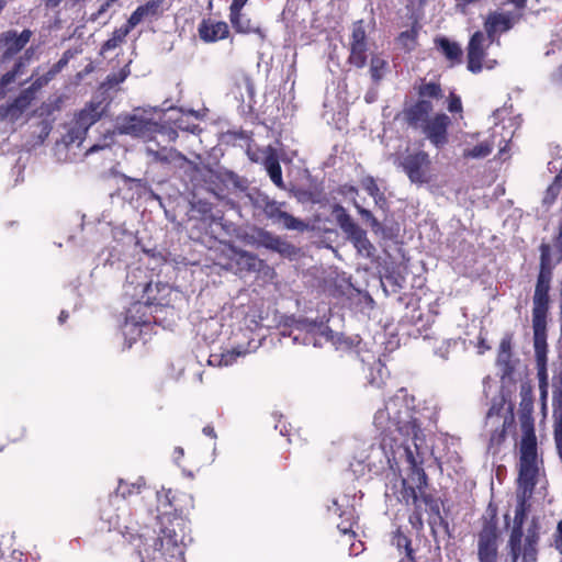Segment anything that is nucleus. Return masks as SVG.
Returning a JSON list of instances; mask_svg holds the SVG:
<instances>
[{
  "label": "nucleus",
  "mask_w": 562,
  "mask_h": 562,
  "mask_svg": "<svg viewBox=\"0 0 562 562\" xmlns=\"http://www.w3.org/2000/svg\"><path fill=\"white\" fill-rule=\"evenodd\" d=\"M492 44L482 31H475L471 35L467 46V68L469 71L480 74L484 68L491 70L497 65L496 59L487 58V49Z\"/></svg>",
  "instance_id": "9"
},
{
  "label": "nucleus",
  "mask_w": 562,
  "mask_h": 562,
  "mask_svg": "<svg viewBox=\"0 0 562 562\" xmlns=\"http://www.w3.org/2000/svg\"><path fill=\"white\" fill-rule=\"evenodd\" d=\"M61 70L56 68L55 64L49 68V70L46 72V75L49 77L50 80H53L57 74H59Z\"/></svg>",
  "instance_id": "60"
},
{
  "label": "nucleus",
  "mask_w": 562,
  "mask_h": 562,
  "mask_svg": "<svg viewBox=\"0 0 562 562\" xmlns=\"http://www.w3.org/2000/svg\"><path fill=\"white\" fill-rule=\"evenodd\" d=\"M101 117L102 111H100V103L90 102L76 114L75 120L86 130H89L90 126L97 123Z\"/></svg>",
  "instance_id": "25"
},
{
  "label": "nucleus",
  "mask_w": 562,
  "mask_h": 562,
  "mask_svg": "<svg viewBox=\"0 0 562 562\" xmlns=\"http://www.w3.org/2000/svg\"><path fill=\"white\" fill-rule=\"evenodd\" d=\"M87 133H88V130H86L83 126H81V124L79 122H77V120L74 119L67 130V134L65 135V140L68 144H72L76 142L81 143L85 139Z\"/></svg>",
  "instance_id": "37"
},
{
  "label": "nucleus",
  "mask_w": 562,
  "mask_h": 562,
  "mask_svg": "<svg viewBox=\"0 0 562 562\" xmlns=\"http://www.w3.org/2000/svg\"><path fill=\"white\" fill-rule=\"evenodd\" d=\"M524 491L521 496H518L514 525L507 541L509 562H538L539 554V540L540 536L537 531V525L533 529L529 528L528 533L524 537V524L527 518L530 505L527 502V496Z\"/></svg>",
  "instance_id": "4"
},
{
  "label": "nucleus",
  "mask_w": 562,
  "mask_h": 562,
  "mask_svg": "<svg viewBox=\"0 0 562 562\" xmlns=\"http://www.w3.org/2000/svg\"><path fill=\"white\" fill-rule=\"evenodd\" d=\"M408 522L416 531H420L424 528L423 513L419 506H415L414 512L408 517Z\"/></svg>",
  "instance_id": "44"
},
{
  "label": "nucleus",
  "mask_w": 562,
  "mask_h": 562,
  "mask_svg": "<svg viewBox=\"0 0 562 562\" xmlns=\"http://www.w3.org/2000/svg\"><path fill=\"white\" fill-rule=\"evenodd\" d=\"M142 485L138 483H127L123 480L119 481L116 494L123 498H127L134 494H139Z\"/></svg>",
  "instance_id": "39"
},
{
  "label": "nucleus",
  "mask_w": 562,
  "mask_h": 562,
  "mask_svg": "<svg viewBox=\"0 0 562 562\" xmlns=\"http://www.w3.org/2000/svg\"><path fill=\"white\" fill-rule=\"evenodd\" d=\"M368 50L369 46L364 21L357 20L351 25L347 63L356 68H363L367 65Z\"/></svg>",
  "instance_id": "14"
},
{
  "label": "nucleus",
  "mask_w": 562,
  "mask_h": 562,
  "mask_svg": "<svg viewBox=\"0 0 562 562\" xmlns=\"http://www.w3.org/2000/svg\"><path fill=\"white\" fill-rule=\"evenodd\" d=\"M396 431H381L382 438L380 447L383 450L387 463L392 470H400L402 462L408 465V476L412 482H416L417 487L423 491L427 485V474L423 469L424 457L419 452L417 440L413 441L414 449L408 445V438L403 437L400 440L394 436Z\"/></svg>",
  "instance_id": "3"
},
{
  "label": "nucleus",
  "mask_w": 562,
  "mask_h": 562,
  "mask_svg": "<svg viewBox=\"0 0 562 562\" xmlns=\"http://www.w3.org/2000/svg\"><path fill=\"white\" fill-rule=\"evenodd\" d=\"M435 47L451 63V65L460 64L462 59V48L453 41L446 36H437L434 40Z\"/></svg>",
  "instance_id": "22"
},
{
  "label": "nucleus",
  "mask_w": 562,
  "mask_h": 562,
  "mask_svg": "<svg viewBox=\"0 0 562 562\" xmlns=\"http://www.w3.org/2000/svg\"><path fill=\"white\" fill-rule=\"evenodd\" d=\"M340 229L348 236L353 246L368 256L374 250L373 245L367 237V233L362 229L347 213L346 209L340 204H335L331 211Z\"/></svg>",
  "instance_id": "10"
},
{
  "label": "nucleus",
  "mask_w": 562,
  "mask_h": 562,
  "mask_svg": "<svg viewBox=\"0 0 562 562\" xmlns=\"http://www.w3.org/2000/svg\"><path fill=\"white\" fill-rule=\"evenodd\" d=\"M392 543L398 549L404 550L406 559L412 560L414 555V549L412 548V540L406 536L401 528H397L392 538Z\"/></svg>",
  "instance_id": "34"
},
{
  "label": "nucleus",
  "mask_w": 562,
  "mask_h": 562,
  "mask_svg": "<svg viewBox=\"0 0 562 562\" xmlns=\"http://www.w3.org/2000/svg\"><path fill=\"white\" fill-rule=\"evenodd\" d=\"M148 151L150 153V155L154 157V159L156 161H159V162H164V164H169L173 160H186V157L184 155H182L180 151H178L177 149H161V150H153V149H148Z\"/></svg>",
  "instance_id": "36"
},
{
  "label": "nucleus",
  "mask_w": 562,
  "mask_h": 562,
  "mask_svg": "<svg viewBox=\"0 0 562 562\" xmlns=\"http://www.w3.org/2000/svg\"><path fill=\"white\" fill-rule=\"evenodd\" d=\"M398 167L412 183L424 184L430 180L431 159L425 150L407 153L400 159Z\"/></svg>",
  "instance_id": "11"
},
{
  "label": "nucleus",
  "mask_w": 562,
  "mask_h": 562,
  "mask_svg": "<svg viewBox=\"0 0 562 562\" xmlns=\"http://www.w3.org/2000/svg\"><path fill=\"white\" fill-rule=\"evenodd\" d=\"M198 33L203 42L214 43L227 38L229 35V27L224 21L203 19L198 26Z\"/></svg>",
  "instance_id": "20"
},
{
  "label": "nucleus",
  "mask_w": 562,
  "mask_h": 562,
  "mask_svg": "<svg viewBox=\"0 0 562 562\" xmlns=\"http://www.w3.org/2000/svg\"><path fill=\"white\" fill-rule=\"evenodd\" d=\"M77 52L72 49H67L63 53L61 59L65 60L67 64L69 60L76 55Z\"/></svg>",
  "instance_id": "57"
},
{
  "label": "nucleus",
  "mask_w": 562,
  "mask_h": 562,
  "mask_svg": "<svg viewBox=\"0 0 562 562\" xmlns=\"http://www.w3.org/2000/svg\"><path fill=\"white\" fill-rule=\"evenodd\" d=\"M387 69V61L380 55H373L370 59V75L374 83H379Z\"/></svg>",
  "instance_id": "33"
},
{
  "label": "nucleus",
  "mask_w": 562,
  "mask_h": 562,
  "mask_svg": "<svg viewBox=\"0 0 562 562\" xmlns=\"http://www.w3.org/2000/svg\"><path fill=\"white\" fill-rule=\"evenodd\" d=\"M559 360H560V368L558 372V382L559 386L558 390L554 391L553 395V406H562V342H560V350H559Z\"/></svg>",
  "instance_id": "43"
},
{
  "label": "nucleus",
  "mask_w": 562,
  "mask_h": 562,
  "mask_svg": "<svg viewBox=\"0 0 562 562\" xmlns=\"http://www.w3.org/2000/svg\"><path fill=\"white\" fill-rule=\"evenodd\" d=\"M422 25L415 20L409 30L403 31L396 37L397 44L405 50L412 52L417 46V38Z\"/></svg>",
  "instance_id": "29"
},
{
  "label": "nucleus",
  "mask_w": 562,
  "mask_h": 562,
  "mask_svg": "<svg viewBox=\"0 0 562 562\" xmlns=\"http://www.w3.org/2000/svg\"><path fill=\"white\" fill-rule=\"evenodd\" d=\"M356 209H357L358 213L360 214V216L363 220H366L367 222L370 221L374 216L371 211L362 207L361 205H359L357 203H356Z\"/></svg>",
  "instance_id": "51"
},
{
  "label": "nucleus",
  "mask_w": 562,
  "mask_h": 562,
  "mask_svg": "<svg viewBox=\"0 0 562 562\" xmlns=\"http://www.w3.org/2000/svg\"><path fill=\"white\" fill-rule=\"evenodd\" d=\"M134 27L135 25H132L130 23V20H127V22L124 25H122L119 29H115L111 37L101 45L100 54L103 55L104 53L115 49L117 46L124 43L126 36Z\"/></svg>",
  "instance_id": "27"
},
{
  "label": "nucleus",
  "mask_w": 562,
  "mask_h": 562,
  "mask_svg": "<svg viewBox=\"0 0 562 562\" xmlns=\"http://www.w3.org/2000/svg\"><path fill=\"white\" fill-rule=\"evenodd\" d=\"M528 0H507V2L513 3L517 9H525Z\"/></svg>",
  "instance_id": "58"
},
{
  "label": "nucleus",
  "mask_w": 562,
  "mask_h": 562,
  "mask_svg": "<svg viewBox=\"0 0 562 562\" xmlns=\"http://www.w3.org/2000/svg\"><path fill=\"white\" fill-rule=\"evenodd\" d=\"M179 127L181 130L188 131V132H190L192 134H199L202 131L201 127L199 125H196V124H193L191 126L190 125H187V126H181L180 125Z\"/></svg>",
  "instance_id": "56"
},
{
  "label": "nucleus",
  "mask_w": 562,
  "mask_h": 562,
  "mask_svg": "<svg viewBox=\"0 0 562 562\" xmlns=\"http://www.w3.org/2000/svg\"><path fill=\"white\" fill-rule=\"evenodd\" d=\"M539 271L532 295L531 322L540 398L543 407H546L549 389L547 331L551 307L550 290L554 263L551 256V246L549 244L542 243L539 246Z\"/></svg>",
  "instance_id": "1"
},
{
  "label": "nucleus",
  "mask_w": 562,
  "mask_h": 562,
  "mask_svg": "<svg viewBox=\"0 0 562 562\" xmlns=\"http://www.w3.org/2000/svg\"><path fill=\"white\" fill-rule=\"evenodd\" d=\"M520 14L492 11L484 20V31L490 43L498 42V35L506 33L520 20Z\"/></svg>",
  "instance_id": "17"
},
{
  "label": "nucleus",
  "mask_w": 562,
  "mask_h": 562,
  "mask_svg": "<svg viewBox=\"0 0 562 562\" xmlns=\"http://www.w3.org/2000/svg\"><path fill=\"white\" fill-rule=\"evenodd\" d=\"M25 67L24 58L21 57L13 66L12 68V75L11 78H15L16 76L21 75L23 72V69Z\"/></svg>",
  "instance_id": "50"
},
{
  "label": "nucleus",
  "mask_w": 562,
  "mask_h": 562,
  "mask_svg": "<svg viewBox=\"0 0 562 562\" xmlns=\"http://www.w3.org/2000/svg\"><path fill=\"white\" fill-rule=\"evenodd\" d=\"M32 37L31 30H23L20 34L16 31L4 33L3 42L5 46V56H13L22 50Z\"/></svg>",
  "instance_id": "21"
},
{
  "label": "nucleus",
  "mask_w": 562,
  "mask_h": 562,
  "mask_svg": "<svg viewBox=\"0 0 562 562\" xmlns=\"http://www.w3.org/2000/svg\"><path fill=\"white\" fill-rule=\"evenodd\" d=\"M203 432L209 436V437H212V438H215L216 437V434H215V430L212 426L207 425L203 428Z\"/></svg>",
  "instance_id": "62"
},
{
  "label": "nucleus",
  "mask_w": 562,
  "mask_h": 562,
  "mask_svg": "<svg viewBox=\"0 0 562 562\" xmlns=\"http://www.w3.org/2000/svg\"><path fill=\"white\" fill-rule=\"evenodd\" d=\"M520 413H532L533 411V396H532V390L530 386L521 387L520 392Z\"/></svg>",
  "instance_id": "42"
},
{
  "label": "nucleus",
  "mask_w": 562,
  "mask_h": 562,
  "mask_svg": "<svg viewBox=\"0 0 562 562\" xmlns=\"http://www.w3.org/2000/svg\"><path fill=\"white\" fill-rule=\"evenodd\" d=\"M413 404L407 408L406 413L400 415V417L392 425V430L396 431L402 437L411 438L412 441L418 440L422 435V423L416 416Z\"/></svg>",
  "instance_id": "19"
},
{
  "label": "nucleus",
  "mask_w": 562,
  "mask_h": 562,
  "mask_svg": "<svg viewBox=\"0 0 562 562\" xmlns=\"http://www.w3.org/2000/svg\"><path fill=\"white\" fill-rule=\"evenodd\" d=\"M256 243L258 247L279 254L281 257L293 260L300 256L301 249L267 229L260 228L257 232Z\"/></svg>",
  "instance_id": "16"
},
{
  "label": "nucleus",
  "mask_w": 562,
  "mask_h": 562,
  "mask_svg": "<svg viewBox=\"0 0 562 562\" xmlns=\"http://www.w3.org/2000/svg\"><path fill=\"white\" fill-rule=\"evenodd\" d=\"M362 189L374 199L378 205L385 204L386 199L372 176H366L360 181Z\"/></svg>",
  "instance_id": "31"
},
{
  "label": "nucleus",
  "mask_w": 562,
  "mask_h": 562,
  "mask_svg": "<svg viewBox=\"0 0 562 562\" xmlns=\"http://www.w3.org/2000/svg\"><path fill=\"white\" fill-rule=\"evenodd\" d=\"M11 75H12V71H8L7 74H4L1 78V82L7 86L8 83H10L11 81L14 80V78H11Z\"/></svg>",
  "instance_id": "63"
},
{
  "label": "nucleus",
  "mask_w": 562,
  "mask_h": 562,
  "mask_svg": "<svg viewBox=\"0 0 562 562\" xmlns=\"http://www.w3.org/2000/svg\"><path fill=\"white\" fill-rule=\"evenodd\" d=\"M7 117L18 119L16 113L12 111L9 104L0 106V120H4Z\"/></svg>",
  "instance_id": "49"
},
{
  "label": "nucleus",
  "mask_w": 562,
  "mask_h": 562,
  "mask_svg": "<svg viewBox=\"0 0 562 562\" xmlns=\"http://www.w3.org/2000/svg\"><path fill=\"white\" fill-rule=\"evenodd\" d=\"M191 221L194 222L201 235L215 240H222L227 234V227L224 223V213L213 203L206 200H198L191 207Z\"/></svg>",
  "instance_id": "6"
},
{
  "label": "nucleus",
  "mask_w": 562,
  "mask_h": 562,
  "mask_svg": "<svg viewBox=\"0 0 562 562\" xmlns=\"http://www.w3.org/2000/svg\"><path fill=\"white\" fill-rule=\"evenodd\" d=\"M519 422L522 437L536 436L532 413H519Z\"/></svg>",
  "instance_id": "41"
},
{
  "label": "nucleus",
  "mask_w": 562,
  "mask_h": 562,
  "mask_svg": "<svg viewBox=\"0 0 562 562\" xmlns=\"http://www.w3.org/2000/svg\"><path fill=\"white\" fill-rule=\"evenodd\" d=\"M537 437H522L520 442L518 483L525 492H529V495H531L537 484Z\"/></svg>",
  "instance_id": "7"
},
{
  "label": "nucleus",
  "mask_w": 562,
  "mask_h": 562,
  "mask_svg": "<svg viewBox=\"0 0 562 562\" xmlns=\"http://www.w3.org/2000/svg\"><path fill=\"white\" fill-rule=\"evenodd\" d=\"M49 81V77L44 74L43 76L36 78L27 89L35 95L36 92L46 86Z\"/></svg>",
  "instance_id": "45"
},
{
  "label": "nucleus",
  "mask_w": 562,
  "mask_h": 562,
  "mask_svg": "<svg viewBox=\"0 0 562 562\" xmlns=\"http://www.w3.org/2000/svg\"><path fill=\"white\" fill-rule=\"evenodd\" d=\"M480 521L481 528L476 533L477 562H499L501 531L497 526V506L494 503H488Z\"/></svg>",
  "instance_id": "5"
},
{
  "label": "nucleus",
  "mask_w": 562,
  "mask_h": 562,
  "mask_svg": "<svg viewBox=\"0 0 562 562\" xmlns=\"http://www.w3.org/2000/svg\"><path fill=\"white\" fill-rule=\"evenodd\" d=\"M512 358V337L507 336L502 339L499 344V352L497 360L499 363H504L506 366H509Z\"/></svg>",
  "instance_id": "40"
},
{
  "label": "nucleus",
  "mask_w": 562,
  "mask_h": 562,
  "mask_svg": "<svg viewBox=\"0 0 562 562\" xmlns=\"http://www.w3.org/2000/svg\"><path fill=\"white\" fill-rule=\"evenodd\" d=\"M493 150V144L490 142H482L472 148L463 150V158L465 159H480L487 157Z\"/></svg>",
  "instance_id": "35"
},
{
  "label": "nucleus",
  "mask_w": 562,
  "mask_h": 562,
  "mask_svg": "<svg viewBox=\"0 0 562 562\" xmlns=\"http://www.w3.org/2000/svg\"><path fill=\"white\" fill-rule=\"evenodd\" d=\"M128 76V71L125 69H121L117 74L112 75V77L109 78V82L119 85L123 82L126 77Z\"/></svg>",
  "instance_id": "48"
},
{
  "label": "nucleus",
  "mask_w": 562,
  "mask_h": 562,
  "mask_svg": "<svg viewBox=\"0 0 562 562\" xmlns=\"http://www.w3.org/2000/svg\"><path fill=\"white\" fill-rule=\"evenodd\" d=\"M552 80L555 83L562 85V64L552 74Z\"/></svg>",
  "instance_id": "53"
},
{
  "label": "nucleus",
  "mask_w": 562,
  "mask_h": 562,
  "mask_svg": "<svg viewBox=\"0 0 562 562\" xmlns=\"http://www.w3.org/2000/svg\"><path fill=\"white\" fill-rule=\"evenodd\" d=\"M63 0H44V4L46 8L54 9L57 8Z\"/></svg>",
  "instance_id": "59"
},
{
  "label": "nucleus",
  "mask_w": 562,
  "mask_h": 562,
  "mask_svg": "<svg viewBox=\"0 0 562 562\" xmlns=\"http://www.w3.org/2000/svg\"><path fill=\"white\" fill-rule=\"evenodd\" d=\"M413 483L415 484V486L408 485L406 479L402 480V487H403L402 492H401L402 498L406 503L412 502V504L415 505V506L418 505V501L419 499H422L425 504L430 505L431 512L436 515V517L434 519H429V526H430L432 535L436 536V532H437L436 531V527H437V525L442 527L445 532L448 533L449 532V524H448V521L440 515L439 506L434 501L432 495L431 494H427L425 492V490L427 488L428 484L420 492V490L417 487L416 482H413Z\"/></svg>",
  "instance_id": "12"
},
{
  "label": "nucleus",
  "mask_w": 562,
  "mask_h": 562,
  "mask_svg": "<svg viewBox=\"0 0 562 562\" xmlns=\"http://www.w3.org/2000/svg\"><path fill=\"white\" fill-rule=\"evenodd\" d=\"M285 202H278L267 199L262 205L265 215L273 223L282 224V226L290 231L303 232L306 224L300 218L294 217L290 213L283 211Z\"/></svg>",
  "instance_id": "18"
},
{
  "label": "nucleus",
  "mask_w": 562,
  "mask_h": 562,
  "mask_svg": "<svg viewBox=\"0 0 562 562\" xmlns=\"http://www.w3.org/2000/svg\"><path fill=\"white\" fill-rule=\"evenodd\" d=\"M115 132L120 135L151 140L157 133L164 132V128L157 122L143 115L124 114L116 117Z\"/></svg>",
  "instance_id": "8"
},
{
  "label": "nucleus",
  "mask_w": 562,
  "mask_h": 562,
  "mask_svg": "<svg viewBox=\"0 0 562 562\" xmlns=\"http://www.w3.org/2000/svg\"><path fill=\"white\" fill-rule=\"evenodd\" d=\"M554 440L559 457L562 460V406H554Z\"/></svg>",
  "instance_id": "38"
},
{
  "label": "nucleus",
  "mask_w": 562,
  "mask_h": 562,
  "mask_svg": "<svg viewBox=\"0 0 562 562\" xmlns=\"http://www.w3.org/2000/svg\"><path fill=\"white\" fill-rule=\"evenodd\" d=\"M265 168L271 181L280 189H284L282 168L274 150H270L263 161Z\"/></svg>",
  "instance_id": "26"
},
{
  "label": "nucleus",
  "mask_w": 562,
  "mask_h": 562,
  "mask_svg": "<svg viewBox=\"0 0 562 562\" xmlns=\"http://www.w3.org/2000/svg\"><path fill=\"white\" fill-rule=\"evenodd\" d=\"M229 21L232 23L233 29L237 33L249 34V33H260L259 27H255L251 24L250 19L246 18L241 10L235 11L234 9H229Z\"/></svg>",
  "instance_id": "30"
},
{
  "label": "nucleus",
  "mask_w": 562,
  "mask_h": 562,
  "mask_svg": "<svg viewBox=\"0 0 562 562\" xmlns=\"http://www.w3.org/2000/svg\"><path fill=\"white\" fill-rule=\"evenodd\" d=\"M164 0H149L145 4L136 8V10L128 18L132 25L139 24L147 16H157L161 13V5Z\"/></svg>",
  "instance_id": "24"
},
{
  "label": "nucleus",
  "mask_w": 562,
  "mask_h": 562,
  "mask_svg": "<svg viewBox=\"0 0 562 562\" xmlns=\"http://www.w3.org/2000/svg\"><path fill=\"white\" fill-rule=\"evenodd\" d=\"M363 550V543L359 541V544L357 546L355 542L350 543L349 552L350 554L357 555Z\"/></svg>",
  "instance_id": "54"
},
{
  "label": "nucleus",
  "mask_w": 562,
  "mask_h": 562,
  "mask_svg": "<svg viewBox=\"0 0 562 562\" xmlns=\"http://www.w3.org/2000/svg\"><path fill=\"white\" fill-rule=\"evenodd\" d=\"M448 110L451 113L461 112L462 111V102L460 97L451 93L448 101Z\"/></svg>",
  "instance_id": "47"
},
{
  "label": "nucleus",
  "mask_w": 562,
  "mask_h": 562,
  "mask_svg": "<svg viewBox=\"0 0 562 562\" xmlns=\"http://www.w3.org/2000/svg\"><path fill=\"white\" fill-rule=\"evenodd\" d=\"M243 257H245L247 259V262L249 266H252L254 265L252 262H255L257 259L255 255L249 254V252H244Z\"/></svg>",
  "instance_id": "64"
},
{
  "label": "nucleus",
  "mask_w": 562,
  "mask_h": 562,
  "mask_svg": "<svg viewBox=\"0 0 562 562\" xmlns=\"http://www.w3.org/2000/svg\"><path fill=\"white\" fill-rule=\"evenodd\" d=\"M414 398L404 395H395L390 397L383 408L374 414V426L381 431L392 430V425L401 414L406 413L407 408L413 404Z\"/></svg>",
  "instance_id": "13"
},
{
  "label": "nucleus",
  "mask_w": 562,
  "mask_h": 562,
  "mask_svg": "<svg viewBox=\"0 0 562 562\" xmlns=\"http://www.w3.org/2000/svg\"><path fill=\"white\" fill-rule=\"evenodd\" d=\"M248 0H233L229 9H234L235 11L241 10Z\"/></svg>",
  "instance_id": "55"
},
{
  "label": "nucleus",
  "mask_w": 562,
  "mask_h": 562,
  "mask_svg": "<svg viewBox=\"0 0 562 562\" xmlns=\"http://www.w3.org/2000/svg\"><path fill=\"white\" fill-rule=\"evenodd\" d=\"M340 522L337 525V529L342 537L347 538L348 542H351L356 538V532L353 530L355 525H357V517L355 515L353 508H348L341 512L340 514Z\"/></svg>",
  "instance_id": "28"
},
{
  "label": "nucleus",
  "mask_w": 562,
  "mask_h": 562,
  "mask_svg": "<svg viewBox=\"0 0 562 562\" xmlns=\"http://www.w3.org/2000/svg\"><path fill=\"white\" fill-rule=\"evenodd\" d=\"M502 407L492 406L487 413V420L497 419V425L490 437L488 449L496 453L507 438L508 429L515 426L513 408L502 415Z\"/></svg>",
  "instance_id": "15"
},
{
  "label": "nucleus",
  "mask_w": 562,
  "mask_h": 562,
  "mask_svg": "<svg viewBox=\"0 0 562 562\" xmlns=\"http://www.w3.org/2000/svg\"><path fill=\"white\" fill-rule=\"evenodd\" d=\"M34 99L35 95L26 88L22 90L9 105L12 111L16 113V117H19L31 105Z\"/></svg>",
  "instance_id": "32"
},
{
  "label": "nucleus",
  "mask_w": 562,
  "mask_h": 562,
  "mask_svg": "<svg viewBox=\"0 0 562 562\" xmlns=\"http://www.w3.org/2000/svg\"><path fill=\"white\" fill-rule=\"evenodd\" d=\"M434 112V104L430 100H416L406 103L398 113L400 119L408 128L420 131L436 148H442L448 144V128L451 124L446 113Z\"/></svg>",
  "instance_id": "2"
},
{
  "label": "nucleus",
  "mask_w": 562,
  "mask_h": 562,
  "mask_svg": "<svg viewBox=\"0 0 562 562\" xmlns=\"http://www.w3.org/2000/svg\"><path fill=\"white\" fill-rule=\"evenodd\" d=\"M161 127L164 128V132L159 133L160 135H167L168 139L171 142L176 140V138L178 137L177 131H175L172 128H166L162 125H161Z\"/></svg>",
  "instance_id": "52"
},
{
  "label": "nucleus",
  "mask_w": 562,
  "mask_h": 562,
  "mask_svg": "<svg viewBox=\"0 0 562 562\" xmlns=\"http://www.w3.org/2000/svg\"><path fill=\"white\" fill-rule=\"evenodd\" d=\"M112 3H113V2H110V0H105V2H104V3H102V4H101V7L99 8L97 15H101V14H103L104 12H106V11H108V9L111 7V4H112Z\"/></svg>",
  "instance_id": "61"
},
{
  "label": "nucleus",
  "mask_w": 562,
  "mask_h": 562,
  "mask_svg": "<svg viewBox=\"0 0 562 562\" xmlns=\"http://www.w3.org/2000/svg\"><path fill=\"white\" fill-rule=\"evenodd\" d=\"M414 90L418 95L417 100H440L443 98V90L439 81H427L419 78L414 85Z\"/></svg>",
  "instance_id": "23"
},
{
  "label": "nucleus",
  "mask_w": 562,
  "mask_h": 562,
  "mask_svg": "<svg viewBox=\"0 0 562 562\" xmlns=\"http://www.w3.org/2000/svg\"><path fill=\"white\" fill-rule=\"evenodd\" d=\"M553 543L555 550L562 555V520L557 524V529L553 535Z\"/></svg>",
  "instance_id": "46"
}]
</instances>
